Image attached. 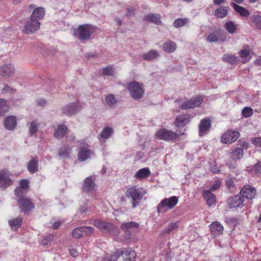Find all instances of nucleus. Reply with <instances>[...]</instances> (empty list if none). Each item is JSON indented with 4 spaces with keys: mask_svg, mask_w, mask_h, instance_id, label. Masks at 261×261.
<instances>
[{
    "mask_svg": "<svg viewBox=\"0 0 261 261\" xmlns=\"http://www.w3.org/2000/svg\"><path fill=\"white\" fill-rule=\"evenodd\" d=\"M145 192L142 189L132 187L128 188L125 192L127 198L132 204V207L135 208L140 204Z\"/></svg>",
    "mask_w": 261,
    "mask_h": 261,
    "instance_id": "obj_1",
    "label": "nucleus"
},
{
    "mask_svg": "<svg viewBox=\"0 0 261 261\" xmlns=\"http://www.w3.org/2000/svg\"><path fill=\"white\" fill-rule=\"evenodd\" d=\"M96 30V27L89 24L80 25L74 31V36L81 40H88Z\"/></svg>",
    "mask_w": 261,
    "mask_h": 261,
    "instance_id": "obj_2",
    "label": "nucleus"
},
{
    "mask_svg": "<svg viewBox=\"0 0 261 261\" xmlns=\"http://www.w3.org/2000/svg\"><path fill=\"white\" fill-rule=\"evenodd\" d=\"M184 135V132L176 130L173 132L171 130L162 128L158 130L156 134V136L161 139L165 141H172L181 135Z\"/></svg>",
    "mask_w": 261,
    "mask_h": 261,
    "instance_id": "obj_3",
    "label": "nucleus"
},
{
    "mask_svg": "<svg viewBox=\"0 0 261 261\" xmlns=\"http://www.w3.org/2000/svg\"><path fill=\"white\" fill-rule=\"evenodd\" d=\"M178 201V199L175 196L162 200L158 205V212L159 213L166 212L167 210H165V207H166L169 209L173 208L177 204Z\"/></svg>",
    "mask_w": 261,
    "mask_h": 261,
    "instance_id": "obj_4",
    "label": "nucleus"
},
{
    "mask_svg": "<svg viewBox=\"0 0 261 261\" xmlns=\"http://www.w3.org/2000/svg\"><path fill=\"white\" fill-rule=\"evenodd\" d=\"M128 90L134 99H140L143 95L144 91L142 88L137 82L129 83L128 85Z\"/></svg>",
    "mask_w": 261,
    "mask_h": 261,
    "instance_id": "obj_5",
    "label": "nucleus"
},
{
    "mask_svg": "<svg viewBox=\"0 0 261 261\" xmlns=\"http://www.w3.org/2000/svg\"><path fill=\"white\" fill-rule=\"evenodd\" d=\"M81 109V106L77 102H74L65 105L61 109L62 113L66 115H72L79 112Z\"/></svg>",
    "mask_w": 261,
    "mask_h": 261,
    "instance_id": "obj_6",
    "label": "nucleus"
},
{
    "mask_svg": "<svg viewBox=\"0 0 261 261\" xmlns=\"http://www.w3.org/2000/svg\"><path fill=\"white\" fill-rule=\"evenodd\" d=\"M40 27V22L39 21L30 19L26 22L23 32L25 34H33L39 30Z\"/></svg>",
    "mask_w": 261,
    "mask_h": 261,
    "instance_id": "obj_7",
    "label": "nucleus"
},
{
    "mask_svg": "<svg viewBox=\"0 0 261 261\" xmlns=\"http://www.w3.org/2000/svg\"><path fill=\"white\" fill-rule=\"evenodd\" d=\"M80 151L78 153L79 160L84 161L90 158L93 154L91 150L89 149V146L85 142H82L80 145Z\"/></svg>",
    "mask_w": 261,
    "mask_h": 261,
    "instance_id": "obj_8",
    "label": "nucleus"
},
{
    "mask_svg": "<svg viewBox=\"0 0 261 261\" xmlns=\"http://www.w3.org/2000/svg\"><path fill=\"white\" fill-rule=\"evenodd\" d=\"M93 224L104 232L112 233L116 229L115 226L112 224L100 220H95Z\"/></svg>",
    "mask_w": 261,
    "mask_h": 261,
    "instance_id": "obj_9",
    "label": "nucleus"
},
{
    "mask_svg": "<svg viewBox=\"0 0 261 261\" xmlns=\"http://www.w3.org/2000/svg\"><path fill=\"white\" fill-rule=\"evenodd\" d=\"M240 133L236 130H228L221 137V141L226 144H230L236 141L239 138Z\"/></svg>",
    "mask_w": 261,
    "mask_h": 261,
    "instance_id": "obj_10",
    "label": "nucleus"
},
{
    "mask_svg": "<svg viewBox=\"0 0 261 261\" xmlns=\"http://www.w3.org/2000/svg\"><path fill=\"white\" fill-rule=\"evenodd\" d=\"M202 101V98L200 96H198L183 102L180 107L182 109L194 108L199 106Z\"/></svg>",
    "mask_w": 261,
    "mask_h": 261,
    "instance_id": "obj_11",
    "label": "nucleus"
},
{
    "mask_svg": "<svg viewBox=\"0 0 261 261\" xmlns=\"http://www.w3.org/2000/svg\"><path fill=\"white\" fill-rule=\"evenodd\" d=\"M10 173L7 170H2L0 171V186L3 188H6L10 186L12 180L10 178Z\"/></svg>",
    "mask_w": 261,
    "mask_h": 261,
    "instance_id": "obj_12",
    "label": "nucleus"
},
{
    "mask_svg": "<svg viewBox=\"0 0 261 261\" xmlns=\"http://www.w3.org/2000/svg\"><path fill=\"white\" fill-rule=\"evenodd\" d=\"M19 207L22 211L26 212L30 211L34 207V204L28 198L21 197L17 199Z\"/></svg>",
    "mask_w": 261,
    "mask_h": 261,
    "instance_id": "obj_13",
    "label": "nucleus"
},
{
    "mask_svg": "<svg viewBox=\"0 0 261 261\" xmlns=\"http://www.w3.org/2000/svg\"><path fill=\"white\" fill-rule=\"evenodd\" d=\"M244 201L243 197L241 195H236L228 199V204L230 208H236L242 204Z\"/></svg>",
    "mask_w": 261,
    "mask_h": 261,
    "instance_id": "obj_14",
    "label": "nucleus"
},
{
    "mask_svg": "<svg viewBox=\"0 0 261 261\" xmlns=\"http://www.w3.org/2000/svg\"><path fill=\"white\" fill-rule=\"evenodd\" d=\"M191 118L189 114H185L177 116L175 121L174 124L176 127H184L190 121Z\"/></svg>",
    "mask_w": 261,
    "mask_h": 261,
    "instance_id": "obj_15",
    "label": "nucleus"
},
{
    "mask_svg": "<svg viewBox=\"0 0 261 261\" xmlns=\"http://www.w3.org/2000/svg\"><path fill=\"white\" fill-rule=\"evenodd\" d=\"M210 127L211 120L209 119L201 120L199 124V135L201 137L206 134L208 132Z\"/></svg>",
    "mask_w": 261,
    "mask_h": 261,
    "instance_id": "obj_16",
    "label": "nucleus"
},
{
    "mask_svg": "<svg viewBox=\"0 0 261 261\" xmlns=\"http://www.w3.org/2000/svg\"><path fill=\"white\" fill-rule=\"evenodd\" d=\"M226 38V36L222 35L221 31L218 30L211 33L207 36V40L210 42H213L218 40L224 41Z\"/></svg>",
    "mask_w": 261,
    "mask_h": 261,
    "instance_id": "obj_17",
    "label": "nucleus"
},
{
    "mask_svg": "<svg viewBox=\"0 0 261 261\" xmlns=\"http://www.w3.org/2000/svg\"><path fill=\"white\" fill-rule=\"evenodd\" d=\"M256 190L253 187L244 186L241 190V195L246 199H251L255 195Z\"/></svg>",
    "mask_w": 261,
    "mask_h": 261,
    "instance_id": "obj_18",
    "label": "nucleus"
},
{
    "mask_svg": "<svg viewBox=\"0 0 261 261\" xmlns=\"http://www.w3.org/2000/svg\"><path fill=\"white\" fill-rule=\"evenodd\" d=\"M14 70L13 65L10 64L4 65L0 67V75L5 77H10L14 73Z\"/></svg>",
    "mask_w": 261,
    "mask_h": 261,
    "instance_id": "obj_19",
    "label": "nucleus"
},
{
    "mask_svg": "<svg viewBox=\"0 0 261 261\" xmlns=\"http://www.w3.org/2000/svg\"><path fill=\"white\" fill-rule=\"evenodd\" d=\"M120 253L124 261H131L136 256L135 251L130 248L125 249L122 251L120 250Z\"/></svg>",
    "mask_w": 261,
    "mask_h": 261,
    "instance_id": "obj_20",
    "label": "nucleus"
},
{
    "mask_svg": "<svg viewBox=\"0 0 261 261\" xmlns=\"http://www.w3.org/2000/svg\"><path fill=\"white\" fill-rule=\"evenodd\" d=\"M45 15L44 9L42 7L35 8L31 15L30 19L38 21L43 18Z\"/></svg>",
    "mask_w": 261,
    "mask_h": 261,
    "instance_id": "obj_21",
    "label": "nucleus"
},
{
    "mask_svg": "<svg viewBox=\"0 0 261 261\" xmlns=\"http://www.w3.org/2000/svg\"><path fill=\"white\" fill-rule=\"evenodd\" d=\"M210 227L212 234L215 236L222 234L223 232V227L218 222H213Z\"/></svg>",
    "mask_w": 261,
    "mask_h": 261,
    "instance_id": "obj_22",
    "label": "nucleus"
},
{
    "mask_svg": "<svg viewBox=\"0 0 261 261\" xmlns=\"http://www.w3.org/2000/svg\"><path fill=\"white\" fill-rule=\"evenodd\" d=\"M150 171L148 168L145 167L140 169L135 174V177L139 179H143L150 175Z\"/></svg>",
    "mask_w": 261,
    "mask_h": 261,
    "instance_id": "obj_23",
    "label": "nucleus"
},
{
    "mask_svg": "<svg viewBox=\"0 0 261 261\" xmlns=\"http://www.w3.org/2000/svg\"><path fill=\"white\" fill-rule=\"evenodd\" d=\"M28 169L32 173H35L38 171V162L36 157L32 158L28 162Z\"/></svg>",
    "mask_w": 261,
    "mask_h": 261,
    "instance_id": "obj_24",
    "label": "nucleus"
},
{
    "mask_svg": "<svg viewBox=\"0 0 261 261\" xmlns=\"http://www.w3.org/2000/svg\"><path fill=\"white\" fill-rule=\"evenodd\" d=\"M95 184L91 177H88L85 179L83 187L84 191L90 192L93 190Z\"/></svg>",
    "mask_w": 261,
    "mask_h": 261,
    "instance_id": "obj_25",
    "label": "nucleus"
},
{
    "mask_svg": "<svg viewBox=\"0 0 261 261\" xmlns=\"http://www.w3.org/2000/svg\"><path fill=\"white\" fill-rule=\"evenodd\" d=\"M160 56V54L157 50H150L147 53H144L142 55V58L146 61H152Z\"/></svg>",
    "mask_w": 261,
    "mask_h": 261,
    "instance_id": "obj_26",
    "label": "nucleus"
},
{
    "mask_svg": "<svg viewBox=\"0 0 261 261\" xmlns=\"http://www.w3.org/2000/svg\"><path fill=\"white\" fill-rule=\"evenodd\" d=\"M67 128L64 124H60L58 126L57 128L54 132V136L57 138H62L66 134Z\"/></svg>",
    "mask_w": 261,
    "mask_h": 261,
    "instance_id": "obj_27",
    "label": "nucleus"
},
{
    "mask_svg": "<svg viewBox=\"0 0 261 261\" xmlns=\"http://www.w3.org/2000/svg\"><path fill=\"white\" fill-rule=\"evenodd\" d=\"M205 200L207 202V204L211 206L215 204L216 201V197L215 195L212 193L210 190L204 191L203 194Z\"/></svg>",
    "mask_w": 261,
    "mask_h": 261,
    "instance_id": "obj_28",
    "label": "nucleus"
},
{
    "mask_svg": "<svg viewBox=\"0 0 261 261\" xmlns=\"http://www.w3.org/2000/svg\"><path fill=\"white\" fill-rule=\"evenodd\" d=\"M163 46L164 50L168 53L174 52L177 47L176 43L170 40L164 42Z\"/></svg>",
    "mask_w": 261,
    "mask_h": 261,
    "instance_id": "obj_29",
    "label": "nucleus"
},
{
    "mask_svg": "<svg viewBox=\"0 0 261 261\" xmlns=\"http://www.w3.org/2000/svg\"><path fill=\"white\" fill-rule=\"evenodd\" d=\"M5 125L8 129H13L16 125V118L12 116L8 117L5 120Z\"/></svg>",
    "mask_w": 261,
    "mask_h": 261,
    "instance_id": "obj_30",
    "label": "nucleus"
},
{
    "mask_svg": "<svg viewBox=\"0 0 261 261\" xmlns=\"http://www.w3.org/2000/svg\"><path fill=\"white\" fill-rule=\"evenodd\" d=\"M230 5L233 7L235 11L242 16L246 17L249 15V12L245 8L240 6L234 3H231Z\"/></svg>",
    "mask_w": 261,
    "mask_h": 261,
    "instance_id": "obj_31",
    "label": "nucleus"
},
{
    "mask_svg": "<svg viewBox=\"0 0 261 261\" xmlns=\"http://www.w3.org/2000/svg\"><path fill=\"white\" fill-rule=\"evenodd\" d=\"M227 14V8L225 7H220L215 11V15L218 18H223L225 17Z\"/></svg>",
    "mask_w": 261,
    "mask_h": 261,
    "instance_id": "obj_32",
    "label": "nucleus"
},
{
    "mask_svg": "<svg viewBox=\"0 0 261 261\" xmlns=\"http://www.w3.org/2000/svg\"><path fill=\"white\" fill-rule=\"evenodd\" d=\"M139 226L138 223L135 222H129L123 223L121 225V229L122 231L131 230L133 228H137Z\"/></svg>",
    "mask_w": 261,
    "mask_h": 261,
    "instance_id": "obj_33",
    "label": "nucleus"
},
{
    "mask_svg": "<svg viewBox=\"0 0 261 261\" xmlns=\"http://www.w3.org/2000/svg\"><path fill=\"white\" fill-rule=\"evenodd\" d=\"M58 153L62 159L68 158L70 154V149L68 147L64 146L60 148Z\"/></svg>",
    "mask_w": 261,
    "mask_h": 261,
    "instance_id": "obj_34",
    "label": "nucleus"
},
{
    "mask_svg": "<svg viewBox=\"0 0 261 261\" xmlns=\"http://www.w3.org/2000/svg\"><path fill=\"white\" fill-rule=\"evenodd\" d=\"M22 223V219L20 217H17L15 219H12L9 221V224L11 228L14 230L19 228Z\"/></svg>",
    "mask_w": 261,
    "mask_h": 261,
    "instance_id": "obj_35",
    "label": "nucleus"
},
{
    "mask_svg": "<svg viewBox=\"0 0 261 261\" xmlns=\"http://www.w3.org/2000/svg\"><path fill=\"white\" fill-rule=\"evenodd\" d=\"M120 255V250H117L116 252L108 254L105 257V261H117Z\"/></svg>",
    "mask_w": 261,
    "mask_h": 261,
    "instance_id": "obj_36",
    "label": "nucleus"
},
{
    "mask_svg": "<svg viewBox=\"0 0 261 261\" xmlns=\"http://www.w3.org/2000/svg\"><path fill=\"white\" fill-rule=\"evenodd\" d=\"M113 129L112 128L107 126L105 127L100 133V136L102 138H109L113 133Z\"/></svg>",
    "mask_w": 261,
    "mask_h": 261,
    "instance_id": "obj_37",
    "label": "nucleus"
},
{
    "mask_svg": "<svg viewBox=\"0 0 261 261\" xmlns=\"http://www.w3.org/2000/svg\"><path fill=\"white\" fill-rule=\"evenodd\" d=\"M145 19L156 24H158L161 22L160 17L159 15H154V14H150L146 16Z\"/></svg>",
    "mask_w": 261,
    "mask_h": 261,
    "instance_id": "obj_38",
    "label": "nucleus"
},
{
    "mask_svg": "<svg viewBox=\"0 0 261 261\" xmlns=\"http://www.w3.org/2000/svg\"><path fill=\"white\" fill-rule=\"evenodd\" d=\"M222 60L230 64H234L237 61V57L231 54H225L222 58Z\"/></svg>",
    "mask_w": 261,
    "mask_h": 261,
    "instance_id": "obj_39",
    "label": "nucleus"
},
{
    "mask_svg": "<svg viewBox=\"0 0 261 261\" xmlns=\"http://www.w3.org/2000/svg\"><path fill=\"white\" fill-rule=\"evenodd\" d=\"M9 107L7 102L4 99H0V116L8 111Z\"/></svg>",
    "mask_w": 261,
    "mask_h": 261,
    "instance_id": "obj_40",
    "label": "nucleus"
},
{
    "mask_svg": "<svg viewBox=\"0 0 261 261\" xmlns=\"http://www.w3.org/2000/svg\"><path fill=\"white\" fill-rule=\"evenodd\" d=\"M244 150L241 147L237 148L232 152L233 158L237 160H240V159L242 158Z\"/></svg>",
    "mask_w": 261,
    "mask_h": 261,
    "instance_id": "obj_41",
    "label": "nucleus"
},
{
    "mask_svg": "<svg viewBox=\"0 0 261 261\" xmlns=\"http://www.w3.org/2000/svg\"><path fill=\"white\" fill-rule=\"evenodd\" d=\"M237 25L232 21H229L225 23V29L230 33L233 34L237 29Z\"/></svg>",
    "mask_w": 261,
    "mask_h": 261,
    "instance_id": "obj_42",
    "label": "nucleus"
},
{
    "mask_svg": "<svg viewBox=\"0 0 261 261\" xmlns=\"http://www.w3.org/2000/svg\"><path fill=\"white\" fill-rule=\"evenodd\" d=\"M189 22V19L187 18L176 19L173 22V25L175 28H179L184 26Z\"/></svg>",
    "mask_w": 261,
    "mask_h": 261,
    "instance_id": "obj_43",
    "label": "nucleus"
},
{
    "mask_svg": "<svg viewBox=\"0 0 261 261\" xmlns=\"http://www.w3.org/2000/svg\"><path fill=\"white\" fill-rule=\"evenodd\" d=\"M105 102L109 106H112L116 103V100L113 94H109L105 98Z\"/></svg>",
    "mask_w": 261,
    "mask_h": 261,
    "instance_id": "obj_44",
    "label": "nucleus"
},
{
    "mask_svg": "<svg viewBox=\"0 0 261 261\" xmlns=\"http://www.w3.org/2000/svg\"><path fill=\"white\" fill-rule=\"evenodd\" d=\"M83 236V226L75 228L72 231V236L75 239H79Z\"/></svg>",
    "mask_w": 261,
    "mask_h": 261,
    "instance_id": "obj_45",
    "label": "nucleus"
},
{
    "mask_svg": "<svg viewBox=\"0 0 261 261\" xmlns=\"http://www.w3.org/2000/svg\"><path fill=\"white\" fill-rule=\"evenodd\" d=\"M27 190L18 187L15 189L14 192L16 196H17L18 199L19 198L24 197L27 193Z\"/></svg>",
    "mask_w": 261,
    "mask_h": 261,
    "instance_id": "obj_46",
    "label": "nucleus"
},
{
    "mask_svg": "<svg viewBox=\"0 0 261 261\" xmlns=\"http://www.w3.org/2000/svg\"><path fill=\"white\" fill-rule=\"evenodd\" d=\"M226 185L231 192L234 191L236 189L232 178H229L226 180Z\"/></svg>",
    "mask_w": 261,
    "mask_h": 261,
    "instance_id": "obj_47",
    "label": "nucleus"
},
{
    "mask_svg": "<svg viewBox=\"0 0 261 261\" xmlns=\"http://www.w3.org/2000/svg\"><path fill=\"white\" fill-rule=\"evenodd\" d=\"M243 116L245 118H248L253 114V110L249 107H245L242 111Z\"/></svg>",
    "mask_w": 261,
    "mask_h": 261,
    "instance_id": "obj_48",
    "label": "nucleus"
},
{
    "mask_svg": "<svg viewBox=\"0 0 261 261\" xmlns=\"http://www.w3.org/2000/svg\"><path fill=\"white\" fill-rule=\"evenodd\" d=\"M178 227L177 223H171L164 230V233H169Z\"/></svg>",
    "mask_w": 261,
    "mask_h": 261,
    "instance_id": "obj_49",
    "label": "nucleus"
},
{
    "mask_svg": "<svg viewBox=\"0 0 261 261\" xmlns=\"http://www.w3.org/2000/svg\"><path fill=\"white\" fill-rule=\"evenodd\" d=\"M253 22L259 29H261V16L254 15L252 17Z\"/></svg>",
    "mask_w": 261,
    "mask_h": 261,
    "instance_id": "obj_50",
    "label": "nucleus"
},
{
    "mask_svg": "<svg viewBox=\"0 0 261 261\" xmlns=\"http://www.w3.org/2000/svg\"><path fill=\"white\" fill-rule=\"evenodd\" d=\"M94 229L92 227L83 226V235L89 236L94 232Z\"/></svg>",
    "mask_w": 261,
    "mask_h": 261,
    "instance_id": "obj_51",
    "label": "nucleus"
},
{
    "mask_svg": "<svg viewBox=\"0 0 261 261\" xmlns=\"http://www.w3.org/2000/svg\"><path fill=\"white\" fill-rule=\"evenodd\" d=\"M38 131V125L35 121H33L30 125L29 128V132L31 135H34Z\"/></svg>",
    "mask_w": 261,
    "mask_h": 261,
    "instance_id": "obj_52",
    "label": "nucleus"
},
{
    "mask_svg": "<svg viewBox=\"0 0 261 261\" xmlns=\"http://www.w3.org/2000/svg\"><path fill=\"white\" fill-rule=\"evenodd\" d=\"M114 69L111 66H107L103 69L102 74L105 75H111L114 73Z\"/></svg>",
    "mask_w": 261,
    "mask_h": 261,
    "instance_id": "obj_53",
    "label": "nucleus"
},
{
    "mask_svg": "<svg viewBox=\"0 0 261 261\" xmlns=\"http://www.w3.org/2000/svg\"><path fill=\"white\" fill-rule=\"evenodd\" d=\"M240 55L242 58H245L247 60L250 59V51L247 49H242L240 52Z\"/></svg>",
    "mask_w": 261,
    "mask_h": 261,
    "instance_id": "obj_54",
    "label": "nucleus"
},
{
    "mask_svg": "<svg viewBox=\"0 0 261 261\" xmlns=\"http://www.w3.org/2000/svg\"><path fill=\"white\" fill-rule=\"evenodd\" d=\"M15 90L10 87L8 85H5L3 89H2V93H14Z\"/></svg>",
    "mask_w": 261,
    "mask_h": 261,
    "instance_id": "obj_55",
    "label": "nucleus"
},
{
    "mask_svg": "<svg viewBox=\"0 0 261 261\" xmlns=\"http://www.w3.org/2000/svg\"><path fill=\"white\" fill-rule=\"evenodd\" d=\"M29 181L27 179H22L20 181V186L18 187H21L22 189L28 190L29 187Z\"/></svg>",
    "mask_w": 261,
    "mask_h": 261,
    "instance_id": "obj_56",
    "label": "nucleus"
},
{
    "mask_svg": "<svg viewBox=\"0 0 261 261\" xmlns=\"http://www.w3.org/2000/svg\"><path fill=\"white\" fill-rule=\"evenodd\" d=\"M220 181L217 180L212 185L209 190H210L211 192L215 191L219 188V187H220Z\"/></svg>",
    "mask_w": 261,
    "mask_h": 261,
    "instance_id": "obj_57",
    "label": "nucleus"
},
{
    "mask_svg": "<svg viewBox=\"0 0 261 261\" xmlns=\"http://www.w3.org/2000/svg\"><path fill=\"white\" fill-rule=\"evenodd\" d=\"M239 145L247 149L248 148L249 144L244 139H240L238 141Z\"/></svg>",
    "mask_w": 261,
    "mask_h": 261,
    "instance_id": "obj_58",
    "label": "nucleus"
},
{
    "mask_svg": "<svg viewBox=\"0 0 261 261\" xmlns=\"http://www.w3.org/2000/svg\"><path fill=\"white\" fill-rule=\"evenodd\" d=\"M125 232V234H124V240H129L132 237V232L131 230H128V231H123Z\"/></svg>",
    "mask_w": 261,
    "mask_h": 261,
    "instance_id": "obj_59",
    "label": "nucleus"
},
{
    "mask_svg": "<svg viewBox=\"0 0 261 261\" xmlns=\"http://www.w3.org/2000/svg\"><path fill=\"white\" fill-rule=\"evenodd\" d=\"M261 170V165L256 164L254 165L253 170L256 174H258Z\"/></svg>",
    "mask_w": 261,
    "mask_h": 261,
    "instance_id": "obj_60",
    "label": "nucleus"
},
{
    "mask_svg": "<svg viewBox=\"0 0 261 261\" xmlns=\"http://www.w3.org/2000/svg\"><path fill=\"white\" fill-rule=\"evenodd\" d=\"M69 251L71 255H72L73 257L76 256L79 254V251L76 249H70Z\"/></svg>",
    "mask_w": 261,
    "mask_h": 261,
    "instance_id": "obj_61",
    "label": "nucleus"
},
{
    "mask_svg": "<svg viewBox=\"0 0 261 261\" xmlns=\"http://www.w3.org/2000/svg\"><path fill=\"white\" fill-rule=\"evenodd\" d=\"M50 237L51 236H49L48 238L43 239L42 242V244L44 245H47L48 244V242L51 240Z\"/></svg>",
    "mask_w": 261,
    "mask_h": 261,
    "instance_id": "obj_62",
    "label": "nucleus"
},
{
    "mask_svg": "<svg viewBox=\"0 0 261 261\" xmlns=\"http://www.w3.org/2000/svg\"><path fill=\"white\" fill-rule=\"evenodd\" d=\"M46 103V100L44 99H40L37 100V105L40 106H43Z\"/></svg>",
    "mask_w": 261,
    "mask_h": 261,
    "instance_id": "obj_63",
    "label": "nucleus"
},
{
    "mask_svg": "<svg viewBox=\"0 0 261 261\" xmlns=\"http://www.w3.org/2000/svg\"><path fill=\"white\" fill-rule=\"evenodd\" d=\"M253 143L256 145H261V138L255 139L253 141Z\"/></svg>",
    "mask_w": 261,
    "mask_h": 261,
    "instance_id": "obj_64",
    "label": "nucleus"
}]
</instances>
